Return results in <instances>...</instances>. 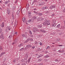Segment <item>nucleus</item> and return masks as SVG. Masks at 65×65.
<instances>
[{"mask_svg": "<svg viewBox=\"0 0 65 65\" xmlns=\"http://www.w3.org/2000/svg\"><path fill=\"white\" fill-rule=\"evenodd\" d=\"M44 21H45L43 23L44 26H48L50 25L51 23L50 22H51L50 20H48L46 19H45Z\"/></svg>", "mask_w": 65, "mask_h": 65, "instance_id": "f257e3e1", "label": "nucleus"}, {"mask_svg": "<svg viewBox=\"0 0 65 65\" xmlns=\"http://www.w3.org/2000/svg\"><path fill=\"white\" fill-rule=\"evenodd\" d=\"M13 35H14V34H11V35H10L9 36V38L10 39H11L10 41V42H11V38H12V37H13Z\"/></svg>", "mask_w": 65, "mask_h": 65, "instance_id": "f03ea898", "label": "nucleus"}, {"mask_svg": "<svg viewBox=\"0 0 65 65\" xmlns=\"http://www.w3.org/2000/svg\"><path fill=\"white\" fill-rule=\"evenodd\" d=\"M1 35H0V39H2L3 40L4 39V36L3 35V33L2 32Z\"/></svg>", "mask_w": 65, "mask_h": 65, "instance_id": "7ed1b4c3", "label": "nucleus"}, {"mask_svg": "<svg viewBox=\"0 0 65 65\" xmlns=\"http://www.w3.org/2000/svg\"><path fill=\"white\" fill-rule=\"evenodd\" d=\"M43 20H44V18H42L41 17H40L38 19V21H43Z\"/></svg>", "mask_w": 65, "mask_h": 65, "instance_id": "20e7f679", "label": "nucleus"}, {"mask_svg": "<svg viewBox=\"0 0 65 65\" xmlns=\"http://www.w3.org/2000/svg\"><path fill=\"white\" fill-rule=\"evenodd\" d=\"M26 47H27V48H31L32 47V45L30 44L27 45H26Z\"/></svg>", "mask_w": 65, "mask_h": 65, "instance_id": "39448f33", "label": "nucleus"}, {"mask_svg": "<svg viewBox=\"0 0 65 65\" xmlns=\"http://www.w3.org/2000/svg\"><path fill=\"white\" fill-rule=\"evenodd\" d=\"M7 13H8V14H9L10 13V11L9 9L8 8L7 9Z\"/></svg>", "mask_w": 65, "mask_h": 65, "instance_id": "423d86ee", "label": "nucleus"}, {"mask_svg": "<svg viewBox=\"0 0 65 65\" xmlns=\"http://www.w3.org/2000/svg\"><path fill=\"white\" fill-rule=\"evenodd\" d=\"M48 8V7L47 6L45 7H42V9L43 10H45V9H47Z\"/></svg>", "mask_w": 65, "mask_h": 65, "instance_id": "0eeeda50", "label": "nucleus"}, {"mask_svg": "<svg viewBox=\"0 0 65 65\" xmlns=\"http://www.w3.org/2000/svg\"><path fill=\"white\" fill-rule=\"evenodd\" d=\"M33 29L34 32H37L38 31V29H37L36 28L34 27L33 28Z\"/></svg>", "mask_w": 65, "mask_h": 65, "instance_id": "6e6552de", "label": "nucleus"}, {"mask_svg": "<svg viewBox=\"0 0 65 65\" xmlns=\"http://www.w3.org/2000/svg\"><path fill=\"white\" fill-rule=\"evenodd\" d=\"M56 8V7L54 5H52L50 7V9H53V8Z\"/></svg>", "mask_w": 65, "mask_h": 65, "instance_id": "1a4fd4ad", "label": "nucleus"}, {"mask_svg": "<svg viewBox=\"0 0 65 65\" xmlns=\"http://www.w3.org/2000/svg\"><path fill=\"white\" fill-rule=\"evenodd\" d=\"M1 27L2 28H3L4 27V22H3L1 24V25H0Z\"/></svg>", "mask_w": 65, "mask_h": 65, "instance_id": "9d476101", "label": "nucleus"}, {"mask_svg": "<svg viewBox=\"0 0 65 65\" xmlns=\"http://www.w3.org/2000/svg\"><path fill=\"white\" fill-rule=\"evenodd\" d=\"M40 31L42 32H43V33H45V32H46V31L44 29H40Z\"/></svg>", "mask_w": 65, "mask_h": 65, "instance_id": "9b49d317", "label": "nucleus"}, {"mask_svg": "<svg viewBox=\"0 0 65 65\" xmlns=\"http://www.w3.org/2000/svg\"><path fill=\"white\" fill-rule=\"evenodd\" d=\"M26 9L27 10H28V9H29V4H27L26 6Z\"/></svg>", "mask_w": 65, "mask_h": 65, "instance_id": "f8f14e48", "label": "nucleus"}, {"mask_svg": "<svg viewBox=\"0 0 65 65\" xmlns=\"http://www.w3.org/2000/svg\"><path fill=\"white\" fill-rule=\"evenodd\" d=\"M21 11V10H19L17 12V15H18V14H19L20 13V11Z\"/></svg>", "mask_w": 65, "mask_h": 65, "instance_id": "ddd939ff", "label": "nucleus"}, {"mask_svg": "<svg viewBox=\"0 0 65 65\" xmlns=\"http://www.w3.org/2000/svg\"><path fill=\"white\" fill-rule=\"evenodd\" d=\"M5 54V52H2L0 55V57H1L3 55Z\"/></svg>", "mask_w": 65, "mask_h": 65, "instance_id": "4468645a", "label": "nucleus"}, {"mask_svg": "<svg viewBox=\"0 0 65 65\" xmlns=\"http://www.w3.org/2000/svg\"><path fill=\"white\" fill-rule=\"evenodd\" d=\"M49 55H46L44 56V58H47L49 57Z\"/></svg>", "mask_w": 65, "mask_h": 65, "instance_id": "2eb2a0df", "label": "nucleus"}, {"mask_svg": "<svg viewBox=\"0 0 65 65\" xmlns=\"http://www.w3.org/2000/svg\"><path fill=\"white\" fill-rule=\"evenodd\" d=\"M28 17L29 18H30V16H31V13L30 12H28Z\"/></svg>", "mask_w": 65, "mask_h": 65, "instance_id": "dca6fc26", "label": "nucleus"}, {"mask_svg": "<svg viewBox=\"0 0 65 65\" xmlns=\"http://www.w3.org/2000/svg\"><path fill=\"white\" fill-rule=\"evenodd\" d=\"M22 21L23 22H25V21H26V18H22Z\"/></svg>", "mask_w": 65, "mask_h": 65, "instance_id": "f3484780", "label": "nucleus"}, {"mask_svg": "<svg viewBox=\"0 0 65 65\" xmlns=\"http://www.w3.org/2000/svg\"><path fill=\"white\" fill-rule=\"evenodd\" d=\"M23 46V44L21 43L18 45L19 47H21V46Z\"/></svg>", "mask_w": 65, "mask_h": 65, "instance_id": "a211bd4d", "label": "nucleus"}, {"mask_svg": "<svg viewBox=\"0 0 65 65\" xmlns=\"http://www.w3.org/2000/svg\"><path fill=\"white\" fill-rule=\"evenodd\" d=\"M44 4V3H41L39 4V5L40 6L41 5H43Z\"/></svg>", "mask_w": 65, "mask_h": 65, "instance_id": "6ab92c4d", "label": "nucleus"}, {"mask_svg": "<svg viewBox=\"0 0 65 65\" xmlns=\"http://www.w3.org/2000/svg\"><path fill=\"white\" fill-rule=\"evenodd\" d=\"M43 13H38V15L39 16H41L42 15H43Z\"/></svg>", "mask_w": 65, "mask_h": 65, "instance_id": "aec40b11", "label": "nucleus"}, {"mask_svg": "<svg viewBox=\"0 0 65 65\" xmlns=\"http://www.w3.org/2000/svg\"><path fill=\"white\" fill-rule=\"evenodd\" d=\"M60 24H59L58 25H57L56 28H60Z\"/></svg>", "mask_w": 65, "mask_h": 65, "instance_id": "412c9836", "label": "nucleus"}, {"mask_svg": "<svg viewBox=\"0 0 65 65\" xmlns=\"http://www.w3.org/2000/svg\"><path fill=\"white\" fill-rule=\"evenodd\" d=\"M57 25V24H53L52 25V26L53 27H56V26Z\"/></svg>", "mask_w": 65, "mask_h": 65, "instance_id": "4be33fe9", "label": "nucleus"}, {"mask_svg": "<svg viewBox=\"0 0 65 65\" xmlns=\"http://www.w3.org/2000/svg\"><path fill=\"white\" fill-rule=\"evenodd\" d=\"M42 27V25H41V24H40V25H38L37 26V27L38 28H41V27Z\"/></svg>", "mask_w": 65, "mask_h": 65, "instance_id": "5701e85b", "label": "nucleus"}, {"mask_svg": "<svg viewBox=\"0 0 65 65\" xmlns=\"http://www.w3.org/2000/svg\"><path fill=\"white\" fill-rule=\"evenodd\" d=\"M56 20H54L53 21V24H55L56 23Z\"/></svg>", "mask_w": 65, "mask_h": 65, "instance_id": "b1692460", "label": "nucleus"}, {"mask_svg": "<svg viewBox=\"0 0 65 65\" xmlns=\"http://www.w3.org/2000/svg\"><path fill=\"white\" fill-rule=\"evenodd\" d=\"M31 57H30L28 59V63L30 62V60H31Z\"/></svg>", "mask_w": 65, "mask_h": 65, "instance_id": "393cba45", "label": "nucleus"}, {"mask_svg": "<svg viewBox=\"0 0 65 65\" xmlns=\"http://www.w3.org/2000/svg\"><path fill=\"white\" fill-rule=\"evenodd\" d=\"M49 12L50 11H45V14H47V13H49Z\"/></svg>", "mask_w": 65, "mask_h": 65, "instance_id": "a878e982", "label": "nucleus"}, {"mask_svg": "<svg viewBox=\"0 0 65 65\" xmlns=\"http://www.w3.org/2000/svg\"><path fill=\"white\" fill-rule=\"evenodd\" d=\"M9 2V1H7L5 3V4H8V3Z\"/></svg>", "mask_w": 65, "mask_h": 65, "instance_id": "bb28decb", "label": "nucleus"}, {"mask_svg": "<svg viewBox=\"0 0 65 65\" xmlns=\"http://www.w3.org/2000/svg\"><path fill=\"white\" fill-rule=\"evenodd\" d=\"M34 12L36 14H38V12H37L34 11Z\"/></svg>", "mask_w": 65, "mask_h": 65, "instance_id": "cd10ccee", "label": "nucleus"}, {"mask_svg": "<svg viewBox=\"0 0 65 65\" xmlns=\"http://www.w3.org/2000/svg\"><path fill=\"white\" fill-rule=\"evenodd\" d=\"M14 24L15 25H17L18 24V21H15Z\"/></svg>", "mask_w": 65, "mask_h": 65, "instance_id": "c85d7f7f", "label": "nucleus"}, {"mask_svg": "<svg viewBox=\"0 0 65 65\" xmlns=\"http://www.w3.org/2000/svg\"><path fill=\"white\" fill-rule=\"evenodd\" d=\"M22 36L23 37H26V35H25V34H22Z\"/></svg>", "mask_w": 65, "mask_h": 65, "instance_id": "c756f323", "label": "nucleus"}, {"mask_svg": "<svg viewBox=\"0 0 65 65\" xmlns=\"http://www.w3.org/2000/svg\"><path fill=\"white\" fill-rule=\"evenodd\" d=\"M49 48H50V46H48L47 47L46 49V50H47V49H49Z\"/></svg>", "mask_w": 65, "mask_h": 65, "instance_id": "7c9ffc66", "label": "nucleus"}, {"mask_svg": "<svg viewBox=\"0 0 65 65\" xmlns=\"http://www.w3.org/2000/svg\"><path fill=\"white\" fill-rule=\"evenodd\" d=\"M40 45V46H42L43 45V43L41 42H40L39 43Z\"/></svg>", "mask_w": 65, "mask_h": 65, "instance_id": "2f4dec72", "label": "nucleus"}, {"mask_svg": "<svg viewBox=\"0 0 65 65\" xmlns=\"http://www.w3.org/2000/svg\"><path fill=\"white\" fill-rule=\"evenodd\" d=\"M29 33L30 35H31V34H32V32H31V31L30 30H29Z\"/></svg>", "mask_w": 65, "mask_h": 65, "instance_id": "473e14b6", "label": "nucleus"}, {"mask_svg": "<svg viewBox=\"0 0 65 65\" xmlns=\"http://www.w3.org/2000/svg\"><path fill=\"white\" fill-rule=\"evenodd\" d=\"M7 29H8L9 31H10V30L11 29L10 27H8Z\"/></svg>", "mask_w": 65, "mask_h": 65, "instance_id": "72a5a7b5", "label": "nucleus"}, {"mask_svg": "<svg viewBox=\"0 0 65 65\" xmlns=\"http://www.w3.org/2000/svg\"><path fill=\"white\" fill-rule=\"evenodd\" d=\"M9 30H8V29L7 28L5 30V32H8V31Z\"/></svg>", "mask_w": 65, "mask_h": 65, "instance_id": "f704fd0d", "label": "nucleus"}, {"mask_svg": "<svg viewBox=\"0 0 65 65\" xmlns=\"http://www.w3.org/2000/svg\"><path fill=\"white\" fill-rule=\"evenodd\" d=\"M37 17L36 16H34L33 17V18L34 19H35L36 20L37 19Z\"/></svg>", "mask_w": 65, "mask_h": 65, "instance_id": "c9c22d12", "label": "nucleus"}, {"mask_svg": "<svg viewBox=\"0 0 65 65\" xmlns=\"http://www.w3.org/2000/svg\"><path fill=\"white\" fill-rule=\"evenodd\" d=\"M24 48H22L20 50V51H23V50H24Z\"/></svg>", "mask_w": 65, "mask_h": 65, "instance_id": "e433bc0d", "label": "nucleus"}, {"mask_svg": "<svg viewBox=\"0 0 65 65\" xmlns=\"http://www.w3.org/2000/svg\"><path fill=\"white\" fill-rule=\"evenodd\" d=\"M2 28L0 29V34L2 32Z\"/></svg>", "mask_w": 65, "mask_h": 65, "instance_id": "4c0bfd02", "label": "nucleus"}, {"mask_svg": "<svg viewBox=\"0 0 65 65\" xmlns=\"http://www.w3.org/2000/svg\"><path fill=\"white\" fill-rule=\"evenodd\" d=\"M35 44H36V45H37V44H38V42H37V41H36L35 42Z\"/></svg>", "mask_w": 65, "mask_h": 65, "instance_id": "58836bf2", "label": "nucleus"}, {"mask_svg": "<svg viewBox=\"0 0 65 65\" xmlns=\"http://www.w3.org/2000/svg\"><path fill=\"white\" fill-rule=\"evenodd\" d=\"M6 58H5L4 59V61H3V63H4L5 62V61H6Z\"/></svg>", "mask_w": 65, "mask_h": 65, "instance_id": "ea45409f", "label": "nucleus"}, {"mask_svg": "<svg viewBox=\"0 0 65 65\" xmlns=\"http://www.w3.org/2000/svg\"><path fill=\"white\" fill-rule=\"evenodd\" d=\"M15 8H16V7L15 6H14L13 8V9L14 10H15Z\"/></svg>", "mask_w": 65, "mask_h": 65, "instance_id": "a19ab883", "label": "nucleus"}, {"mask_svg": "<svg viewBox=\"0 0 65 65\" xmlns=\"http://www.w3.org/2000/svg\"><path fill=\"white\" fill-rule=\"evenodd\" d=\"M28 42V40H26L25 41L24 43H27V42Z\"/></svg>", "mask_w": 65, "mask_h": 65, "instance_id": "79ce46f5", "label": "nucleus"}, {"mask_svg": "<svg viewBox=\"0 0 65 65\" xmlns=\"http://www.w3.org/2000/svg\"><path fill=\"white\" fill-rule=\"evenodd\" d=\"M54 61H55L56 62H58V60L57 59H56L54 60Z\"/></svg>", "mask_w": 65, "mask_h": 65, "instance_id": "37998d69", "label": "nucleus"}, {"mask_svg": "<svg viewBox=\"0 0 65 65\" xmlns=\"http://www.w3.org/2000/svg\"><path fill=\"white\" fill-rule=\"evenodd\" d=\"M27 22L29 23H31V20L30 19L28 20Z\"/></svg>", "mask_w": 65, "mask_h": 65, "instance_id": "c03bdc74", "label": "nucleus"}, {"mask_svg": "<svg viewBox=\"0 0 65 65\" xmlns=\"http://www.w3.org/2000/svg\"><path fill=\"white\" fill-rule=\"evenodd\" d=\"M38 37L39 38H40L41 37V35H39Z\"/></svg>", "mask_w": 65, "mask_h": 65, "instance_id": "a18cd8bd", "label": "nucleus"}, {"mask_svg": "<svg viewBox=\"0 0 65 65\" xmlns=\"http://www.w3.org/2000/svg\"><path fill=\"white\" fill-rule=\"evenodd\" d=\"M18 0H16V1H15L14 3H17V2H18Z\"/></svg>", "mask_w": 65, "mask_h": 65, "instance_id": "49530a36", "label": "nucleus"}, {"mask_svg": "<svg viewBox=\"0 0 65 65\" xmlns=\"http://www.w3.org/2000/svg\"><path fill=\"white\" fill-rule=\"evenodd\" d=\"M24 61V59H22L21 60V62H23Z\"/></svg>", "mask_w": 65, "mask_h": 65, "instance_id": "de8ad7c7", "label": "nucleus"}, {"mask_svg": "<svg viewBox=\"0 0 65 65\" xmlns=\"http://www.w3.org/2000/svg\"><path fill=\"white\" fill-rule=\"evenodd\" d=\"M35 46H33L32 47V49H34V48H35Z\"/></svg>", "mask_w": 65, "mask_h": 65, "instance_id": "09e8293b", "label": "nucleus"}, {"mask_svg": "<svg viewBox=\"0 0 65 65\" xmlns=\"http://www.w3.org/2000/svg\"><path fill=\"white\" fill-rule=\"evenodd\" d=\"M30 38H28L27 39V40L28 41H30Z\"/></svg>", "mask_w": 65, "mask_h": 65, "instance_id": "8fccbe9b", "label": "nucleus"}, {"mask_svg": "<svg viewBox=\"0 0 65 65\" xmlns=\"http://www.w3.org/2000/svg\"><path fill=\"white\" fill-rule=\"evenodd\" d=\"M42 57V55H40L39 56V58H40V57Z\"/></svg>", "mask_w": 65, "mask_h": 65, "instance_id": "3c124183", "label": "nucleus"}, {"mask_svg": "<svg viewBox=\"0 0 65 65\" xmlns=\"http://www.w3.org/2000/svg\"><path fill=\"white\" fill-rule=\"evenodd\" d=\"M29 36L31 37H33V35H29Z\"/></svg>", "mask_w": 65, "mask_h": 65, "instance_id": "603ef678", "label": "nucleus"}, {"mask_svg": "<svg viewBox=\"0 0 65 65\" xmlns=\"http://www.w3.org/2000/svg\"><path fill=\"white\" fill-rule=\"evenodd\" d=\"M64 50H62L61 51V53H64Z\"/></svg>", "mask_w": 65, "mask_h": 65, "instance_id": "864d4df0", "label": "nucleus"}, {"mask_svg": "<svg viewBox=\"0 0 65 65\" xmlns=\"http://www.w3.org/2000/svg\"><path fill=\"white\" fill-rule=\"evenodd\" d=\"M17 39H15V40H14V42H17Z\"/></svg>", "mask_w": 65, "mask_h": 65, "instance_id": "5fc2aeb1", "label": "nucleus"}, {"mask_svg": "<svg viewBox=\"0 0 65 65\" xmlns=\"http://www.w3.org/2000/svg\"><path fill=\"white\" fill-rule=\"evenodd\" d=\"M12 17H14V14L13 13L12 14Z\"/></svg>", "mask_w": 65, "mask_h": 65, "instance_id": "6e6d98bb", "label": "nucleus"}, {"mask_svg": "<svg viewBox=\"0 0 65 65\" xmlns=\"http://www.w3.org/2000/svg\"><path fill=\"white\" fill-rule=\"evenodd\" d=\"M62 11L63 12H65V9H64V10H63Z\"/></svg>", "mask_w": 65, "mask_h": 65, "instance_id": "4d7b16f0", "label": "nucleus"}, {"mask_svg": "<svg viewBox=\"0 0 65 65\" xmlns=\"http://www.w3.org/2000/svg\"><path fill=\"white\" fill-rule=\"evenodd\" d=\"M60 40V39L59 38H58L57 39V41H59Z\"/></svg>", "mask_w": 65, "mask_h": 65, "instance_id": "13d9d810", "label": "nucleus"}, {"mask_svg": "<svg viewBox=\"0 0 65 65\" xmlns=\"http://www.w3.org/2000/svg\"><path fill=\"white\" fill-rule=\"evenodd\" d=\"M57 52H59V53H61V51H60V50H59L57 51Z\"/></svg>", "mask_w": 65, "mask_h": 65, "instance_id": "bf43d9fd", "label": "nucleus"}, {"mask_svg": "<svg viewBox=\"0 0 65 65\" xmlns=\"http://www.w3.org/2000/svg\"><path fill=\"white\" fill-rule=\"evenodd\" d=\"M34 10H37V9L36 8H34L33 9Z\"/></svg>", "mask_w": 65, "mask_h": 65, "instance_id": "052dcab7", "label": "nucleus"}, {"mask_svg": "<svg viewBox=\"0 0 65 65\" xmlns=\"http://www.w3.org/2000/svg\"><path fill=\"white\" fill-rule=\"evenodd\" d=\"M18 33V32H15L14 34L15 35H17Z\"/></svg>", "mask_w": 65, "mask_h": 65, "instance_id": "680f3d73", "label": "nucleus"}, {"mask_svg": "<svg viewBox=\"0 0 65 65\" xmlns=\"http://www.w3.org/2000/svg\"><path fill=\"white\" fill-rule=\"evenodd\" d=\"M43 63H40V64H39V65H43Z\"/></svg>", "mask_w": 65, "mask_h": 65, "instance_id": "e2e57ef3", "label": "nucleus"}, {"mask_svg": "<svg viewBox=\"0 0 65 65\" xmlns=\"http://www.w3.org/2000/svg\"><path fill=\"white\" fill-rule=\"evenodd\" d=\"M16 61H15V60L14 59L13 60V62H14V63H15V62H16Z\"/></svg>", "mask_w": 65, "mask_h": 65, "instance_id": "0e129e2a", "label": "nucleus"}, {"mask_svg": "<svg viewBox=\"0 0 65 65\" xmlns=\"http://www.w3.org/2000/svg\"><path fill=\"white\" fill-rule=\"evenodd\" d=\"M48 53V51H46L45 52V53L47 54Z\"/></svg>", "mask_w": 65, "mask_h": 65, "instance_id": "69168bd1", "label": "nucleus"}, {"mask_svg": "<svg viewBox=\"0 0 65 65\" xmlns=\"http://www.w3.org/2000/svg\"><path fill=\"white\" fill-rule=\"evenodd\" d=\"M40 50V48H38V50L39 51Z\"/></svg>", "mask_w": 65, "mask_h": 65, "instance_id": "338daca9", "label": "nucleus"}, {"mask_svg": "<svg viewBox=\"0 0 65 65\" xmlns=\"http://www.w3.org/2000/svg\"><path fill=\"white\" fill-rule=\"evenodd\" d=\"M21 65H25V64L24 63H23L21 64Z\"/></svg>", "mask_w": 65, "mask_h": 65, "instance_id": "774afa93", "label": "nucleus"}]
</instances>
